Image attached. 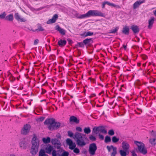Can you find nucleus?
I'll list each match as a JSON object with an SVG mask.
<instances>
[{"instance_id": "obj_1", "label": "nucleus", "mask_w": 156, "mask_h": 156, "mask_svg": "<svg viewBox=\"0 0 156 156\" xmlns=\"http://www.w3.org/2000/svg\"><path fill=\"white\" fill-rule=\"evenodd\" d=\"M67 133L68 136L76 140V144L78 146L83 147L86 145V142L83 139L82 136L85 135L83 134L76 132L74 135L70 131H68Z\"/></svg>"}, {"instance_id": "obj_2", "label": "nucleus", "mask_w": 156, "mask_h": 156, "mask_svg": "<svg viewBox=\"0 0 156 156\" xmlns=\"http://www.w3.org/2000/svg\"><path fill=\"white\" fill-rule=\"evenodd\" d=\"M44 124L48 125V129L51 131L57 130L60 126H64L63 124L62 126L60 122H56L55 119L53 118L47 119L44 122Z\"/></svg>"}, {"instance_id": "obj_3", "label": "nucleus", "mask_w": 156, "mask_h": 156, "mask_svg": "<svg viewBox=\"0 0 156 156\" xmlns=\"http://www.w3.org/2000/svg\"><path fill=\"white\" fill-rule=\"evenodd\" d=\"M100 133L106 134L107 131L105 129V126H95L92 131V134L93 135H95L98 134L99 138L101 140H103L104 139V136L103 135L101 134Z\"/></svg>"}, {"instance_id": "obj_4", "label": "nucleus", "mask_w": 156, "mask_h": 156, "mask_svg": "<svg viewBox=\"0 0 156 156\" xmlns=\"http://www.w3.org/2000/svg\"><path fill=\"white\" fill-rule=\"evenodd\" d=\"M32 146L31 148L30 153L33 155L36 154L38 151L39 147L38 139L37 137L35 134L32 139L31 140Z\"/></svg>"}, {"instance_id": "obj_5", "label": "nucleus", "mask_w": 156, "mask_h": 156, "mask_svg": "<svg viewBox=\"0 0 156 156\" xmlns=\"http://www.w3.org/2000/svg\"><path fill=\"white\" fill-rule=\"evenodd\" d=\"M87 14L88 17L91 16H99L102 17H105V13L97 10H90L88 11Z\"/></svg>"}, {"instance_id": "obj_6", "label": "nucleus", "mask_w": 156, "mask_h": 156, "mask_svg": "<svg viewBox=\"0 0 156 156\" xmlns=\"http://www.w3.org/2000/svg\"><path fill=\"white\" fill-rule=\"evenodd\" d=\"M137 146L138 151L140 153L144 155L147 154V150L143 143L137 141Z\"/></svg>"}, {"instance_id": "obj_7", "label": "nucleus", "mask_w": 156, "mask_h": 156, "mask_svg": "<svg viewBox=\"0 0 156 156\" xmlns=\"http://www.w3.org/2000/svg\"><path fill=\"white\" fill-rule=\"evenodd\" d=\"M97 149V147L96 143H92L90 144L88 150L90 154L92 155H94Z\"/></svg>"}, {"instance_id": "obj_8", "label": "nucleus", "mask_w": 156, "mask_h": 156, "mask_svg": "<svg viewBox=\"0 0 156 156\" xmlns=\"http://www.w3.org/2000/svg\"><path fill=\"white\" fill-rule=\"evenodd\" d=\"M30 128L31 126L30 124H26L24 125L21 130V133L25 135L27 134L29 132Z\"/></svg>"}, {"instance_id": "obj_9", "label": "nucleus", "mask_w": 156, "mask_h": 156, "mask_svg": "<svg viewBox=\"0 0 156 156\" xmlns=\"http://www.w3.org/2000/svg\"><path fill=\"white\" fill-rule=\"evenodd\" d=\"M83 42L84 45L86 46V48H87L88 47H91L92 46L91 43H93V41L92 38H86L83 41Z\"/></svg>"}, {"instance_id": "obj_10", "label": "nucleus", "mask_w": 156, "mask_h": 156, "mask_svg": "<svg viewBox=\"0 0 156 156\" xmlns=\"http://www.w3.org/2000/svg\"><path fill=\"white\" fill-rule=\"evenodd\" d=\"M69 122L71 124L72 123H75L76 124H77L79 123L80 120L76 117L72 116L70 118Z\"/></svg>"}, {"instance_id": "obj_11", "label": "nucleus", "mask_w": 156, "mask_h": 156, "mask_svg": "<svg viewBox=\"0 0 156 156\" xmlns=\"http://www.w3.org/2000/svg\"><path fill=\"white\" fill-rule=\"evenodd\" d=\"M55 30L59 31L61 34L63 35L66 34L65 30L60 27L58 25H57L55 26Z\"/></svg>"}, {"instance_id": "obj_12", "label": "nucleus", "mask_w": 156, "mask_h": 156, "mask_svg": "<svg viewBox=\"0 0 156 156\" xmlns=\"http://www.w3.org/2000/svg\"><path fill=\"white\" fill-rule=\"evenodd\" d=\"M122 148L123 150L129 151V144L125 141H123L122 143Z\"/></svg>"}, {"instance_id": "obj_13", "label": "nucleus", "mask_w": 156, "mask_h": 156, "mask_svg": "<svg viewBox=\"0 0 156 156\" xmlns=\"http://www.w3.org/2000/svg\"><path fill=\"white\" fill-rule=\"evenodd\" d=\"M53 147L49 144H48L47 147H46L45 150L46 153L49 154H51V151H53Z\"/></svg>"}, {"instance_id": "obj_14", "label": "nucleus", "mask_w": 156, "mask_h": 156, "mask_svg": "<svg viewBox=\"0 0 156 156\" xmlns=\"http://www.w3.org/2000/svg\"><path fill=\"white\" fill-rule=\"evenodd\" d=\"M155 18L154 17H152L148 20V28L151 29L152 27L153 24L154 23V21Z\"/></svg>"}, {"instance_id": "obj_15", "label": "nucleus", "mask_w": 156, "mask_h": 156, "mask_svg": "<svg viewBox=\"0 0 156 156\" xmlns=\"http://www.w3.org/2000/svg\"><path fill=\"white\" fill-rule=\"evenodd\" d=\"M66 40L60 39L58 41V44L60 47H63L65 46L66 44Z\"/></svg>"}, {"instance_id": "obj_16", "label": "nucleus", "mask_w": 156, "mask_h": 156, "mask_svg": "<svg viewBox=\"0 0 156 156\" xmlns=\"http://www.w3.org/2000/svg\"><path fill=\"white\" fill-rule=\"evenodd\" d=\"M129 151L124 150L121 149L119 152L121 156H126L129 153Z\"/></svg>"}, {"instance_id": "obj_17", "label": "nucleus", "mask_w": 156, "mask_h": 156, "mask_svg": "<svg viewBox=\"0 0 156 156\" xmlns=\"http://www.w3.org/2000/svg\"><path fill=\"white\" fill-rule=\"evenodd\" d=\"M129 29L128 27L126 26L123 27L122 33L128 35L129 34Z\"/></svg>"}, {"instance_id": "obj_18", "label": "nucleus", "mask_w": 156, "mask_h": 156, "mask_svg": "<svg viewBox=\"0 0 156 156\" xmlns=\"http://www.w3.org/2000/svg\"><path fill=\"white\" fill-rule=\"evenodd\" d=\"M20 145L21 147L23 149H26L28 146L27 143L24 141H23L20 143Z\"/></svg>"}, {"instance_id": "obj_19", "label": "nucleus", "mask_w": 156, "mask_h": 156, "mask_svg": "<svg viewBox=\"0 0 156 156\" xmlns=\"http://www.w3.org/2000/svg\"><path fill=\"white\" fill-rule=\"evenodd\" d=\"M46 151L44 149H41L39 153V156H48V155L45 154Z\"/></svg>"}, {"instance_id": "obj_20", "label": "nucleus", "mask_w": 156, "mask_h": 156, "mask_svg": "<svg viewBox=\"0 0 156 156\" xmlns=\"http://www.w3.org/2000/svg\"><path fill=\"white\" fill-rule=\"evenodd\" d=\"M93 33L90 31L88 32L87 33L85 32L84 33L80 34V36H84L85 37L88 36H91L93 35Z\"/></svg>"}, {"instance_id": "obj_21", "label": "nucleus", "mask_w": 156, "mask_h": 156, "mask_svg": "<svg viewBox=\"0 0 156 156\" xmlns=\"http://www.w3.org/2000/svg\"><path fill=\"white\" fill-rule=\"evenodd\" d=\"M111 147L113 149V151L112 153L111 156H115L117 154V148L116 147H114L112 145H111Z\"/></svg>"}, {"instance_id": "obj_22", "label": "nucleus", "mask_w": 156, "mask_h": 156, "mask_svg": "<svg viewBox=\"0 0 156 156\" xmlns=\"http://www.w3.org/2000/svg\"><path fill=\"white\" fill-rule=\"evenodd\" d=\"M6 20L9 21H12L13 20V16L12 14H10L5 17Z\"/></svg>"}, {"instance_id": "obj_23", "label": "nucleus", "mask_w": 156, "mask_h": 156, "mask_svg": "<svg viewBox=\"0 0 156 156\" xmlns=\"http://www.w3.org/2000/svg\"><path fill=\"white\" fill-rule=\"evenodd\" d=\"M42 140L44 143L47 144L50 142L51 139L49 137H47L46 138L45 137L43 138Z\"/></svg>"}, {"instance_id": "obj_24", "label": "nucleus", "mask_w": 156, "mask_h": 156, "mask_svg": "<svg viewBox=\"0 0 156 156\" xmlns=\"http://www.w3.org/2000/svg\"><path fill=\"white\" fill-rule=\"evenodd\" d=\"M149 141L152 146L156 145V138H151L149 139Z\"/></svg>"}, {"instance_id": "obj_25", "label": "nucleus", "mask_w": 156, "mask_h": 156, "mask_svg": "<svg viewBox=\"0 0 156 156\" xmlns=\"http://www.w3.org/2000/svg\"><path fill=\"white\" fill-rule=\"evenodd\" d=\"M111 137L108 136H106L105 137V142L107 144L109 142H111Z\"/></svg>"}, {"instance_id": "obj_26", "label": "nucleus", "mask_w": 156, "mask_h": 156, "mask_svg": "<svg viewBox=\"0 0 156 156\" xmlns=\"http://www.w3.org/2000/svg\"><path fill=\"white\" fill-rule=\"evenodd\" d=\"M119 29V27H116L115 29H112L109 30V32H108V33H112L115 34L117 33V32Z\"/></svg>"}, {"instance_id": "obj_27", "label": "nucleus", "mask_w": 156, "mask_h": 156, "mask_svg": "<svg viewBox=\"0 0 156 156\" xmlns=\"http://www.w3.org/2000/svg\"><path fill=\"white\" fill-rule=\"evenodd\" d=\"M83 130L84 133L87 134L90 133L91 132L90 128L89 127H85L84 128Z\"/></svg>"}, {"instance_id": "obj_28", "label": "nucleus", "mask_w": 156, "mask_h": 156, "mask_svg": "<svg viewBox=\"0 0 156 156\" xmlns=\"http://www.w3.org/2000/svg\"><path fill=\"white\" fill-rule=\"evenodd\" d=\"M59 141H60V140L56 138L52 139L51 140V143L52 144L54 145L57 144H58L57 143L59 142Z\"/></svg>"}, {"instance_id": "obj_29", "label": "nucleus", "mask_w": 156, "mask_h": 156, "mask_svg": "<svg viewBox=\"0 0 156 156\" xmlns=\"http://www.w3.org/2000/svg\"><path fill=\"white\" fill-rule=\"evenodd\" d=\"M38 28L36 30H37L38 31H42L44 30V29L42 27L41 25V24L38 23L37 25Z\"/></svg>"}, {"instance_id": "obj_30", "label": "nucleus", "mask_w": 156, "mask_h": 156, "mask_svg": "<svg viewBox=\"0 0 156 156\" xmlns=\"http://www.w3.org/2000/svg\"><path fill=\"white\" fill-rule=\"evenodd\" d=\"M119 139L117 138L116 136H114L112 137V141L113 143H116L119 141Z\"/></svg>"}, {"instance_id": "obj_31", "label": "nucleus", "mask_w": 156, "mask_h": 156, "mask_svg": "<svg viewBox=\"0 0 156 156\" xmlns=\"http://www.w3.org/2000/svg\"><path fill=\"white\" fill-rule=\"evenodd\" d=\"M87 12L85 14H83L82 15H80V16H78L77 18H78L81 19L84 18H87L88 17V15H87Z\"/></svg>"}, {"instance_id": "obj_32", "label": "nucleus", "mask_w": 156, "mask_h": 156, "mask_svg": "<svg viewBox=\"0 0 156 156\" xmlns=\"http://www.w3.org/2000/svg\"><path fill=\"white\" fill-rule=\"evenodd\" d=\"M69 148L72 150H73L76 147V145L75 143H73L70 145H69Z\"/></svg>"}, {"instance_id": "obj_33", "label": "nucleus", "mask_w": 156, "mask_h": 156, "mask_svg": "<svg viewBox=\"0 0 156 156\" xmlns=\"http://www.w3.org/2000/svg\"><path fill=\"white\" fill-rule=\"evenodd\" d=\"M93 135L92 134V135H90L89 136V139L91 140L92 141H96V137L93 136Z\"/></svg>"}, {"instance_id": "obj_34", "label": "nucleus", "mask_w": 156, "mask_h": 156, "mask_svg": "<svg viewBox=\"0 0 156 156\" xmlns=\"http://www.w3.org/2000/svg\"><path fill=\"white\" fill-rule=\"evenodd\" d=\"M69 154V153L65 151H64L62 155L58 154V156H68Z\"/></svg>"}, {"instance_id": "obj_35", "label": "nucleus", "mask_w": 156, "mask_h": 156, "mask_svg": "<svg viewBox=\"0 0 156 156\" xmlns=\"http://www.w3.org/2000/svg\"><path fill=\"white\" fill-rule=\"evenodd\" d=\"M131 29L133 32L134 34L136 33V25H133L131 26Z\"/></svg>"}, {"instance_id": "obj_36", "label": "nucleus", "mask_w": 156, "mask_h": 156, "mask_svg": "<svg viewBox=\"0 0 156 156\" xmlns=\"http://www.w3.org/2000/svg\"><path fill=\"white\" fill-rule=\"evenodd\" d=\"M73 143V141L70 138H67L66 140V143L68 145H70Z\"/></svg>"}, {"instance_id": "obj_37", "label": "nucleus", "mask_w": 156, "mask_h": 156, "mask_svg": "<svg viewBox=\"0 0 156 156\" xmlns=\"http://www.w3.org/2000/svg\"><path fill=\"white\" fill-rule=\"evenodd\" d=\"M15 18L18 21H19V20L20 18V16L19 15V13L16 12L15 13L14 15Z\"/></svg>"}, {"instance_id": "obj_38", "label": "nucleus", "mask_w": 156, "mask_h": 156, "mask_svg": "<svg viewBox=\"0 0 156 156\" xmlns=\"http://www.w3.org/2000/svg\"><path fill=\"white\" fill-rule=\"evenodd\" d=\"M108 134L110 136H113L115 134L114 130L113 129H111L109 130L108 132Z\"/></svg>"}, {"instance_id": "obj_39", "label": "nucleus", "mask_w": 156, "mask_h": 156, "mask_svg": "<svg viewBox=\"0 0 156 156\" xmlns=\"http://www.w3.org/2000/svg\"><path fill=\"white\" fill-rule=\"evenodd\" d=\"M6 14L5 12H3L2 14H0V18L2 19H5Z\"/></svg>"}, {"instance_id": "obj_40", "label": "nucleus", "mask_w": 156, "mask_h": 156, "mask_svg": "<svg viewBox=\"0 0 156 156\" xmlns=\"http://www.w3.org/2000/svg\"><path fill=\"white\" fill-rule=\"evenodd\" d=\"M58 144H57L54 145V147L57 148L58 149H60V146L61 145V144L60 141H59V142L57 143Z\"/></svg>"}, {"instance_id": "obj_41", "label": "nucleus", "mask_w": 156, "mask_h": 156, "mask_svg": "<svg viewBox=\"0 0 156 156\" xmlns=\"http://www.w3.org/2000/svg\"><path fill=\"white\" fill-rule=\"evenodd\" d=\"M58 18V15L57 14H55L53 17L51 19L55 22V23L56 20Z\"/></svg>"}, {"instance_id": "obj_42", "label": "nucleus", "mask_w": 156, "mask_h": 156, "mask_svg": "<svg viewBox=\"0 0 156 156\" xmlns=\"http://www.w3.org/2000/svg\"><path fill=\"white\" fill-rule=\"evenodd\" d=\"M78 44L80 47L83 48L84 47V45L83 42H78Z\"/></svg>"}, {"instance_id": "obj_43", "label": "nucleus", "mask_w": 156, "mask_h": 156, "mask_svg": "<svg viewBox=\"0 0 156 156\" xmlns=\"http://www.w3.org/2000/svg\"><path fill=\"white\" fill-rule=\"evenodd\" d=\"M45 117H41L37 119L36 121L37 122H42L44 119Z\"/></svg>"}, {"instance_id": "obj_44", "label": "nucleus", "mask_w": 156, "mask_h": 156, "mask_svg": "<svg viewBox=\"0 0 156 156\" xmlns=\"http://www.w3.org/2000/svg\"><path fill=\"white\" fill-rule=\"evenodd\" d=\"M73 152L76 154H78L80 153V150L77 148H75L73 149Z\"/></svg>"}, {"instance_id": "obj_45", "label": "nucleus", "mask_w": 156, "mask_h": 156, "mask_svg": "<svg viewBox=\"0 0 156 156\" xmlns=\"http://www.w3.org/2000/svg\"><path fill=\"white\" fill-rule=\"evenodd\" d=\"M145 2L144 0L137 1V6Z\"/></svg>"}, {"instance_id": "obj_46", "label": "nucleus", "mask_w": 156, "mask_h": 156, "mask_svg": "<svg viewBox=\"0 0 156 156\" xmlns=\"http://www.w3.org/2000/svg\"><path fill=\"white\" fill-rule=\"evenodd\" d=\"M55 23V22H54V21L52 19L48 20V21L47 22V23L48 24L54 23Z\"/></svg>"}, {"instance_id": "obj_47", "label": "nucleus", "mask_w": 156, "mask_h": 156, "mask_svg": "<svg viewBox=\"0 0 156 156\" xmlns=\"http://www.w3.org/2000/svg\"><path fill=\"white\" fill-rule=\"evenodd\" d=\"M67 40L69 44L70 45H71L73 43V41L70 38H68L67 39Z\"/></svg>"}, {"instance_id": "obj_48", "label": "nucleus", "mask_w": 156, "mask_h": 156, "mask_svg": "<svg viewBox=\"0 0 156 156\" xmlns=\"http://www.w3.org/2000/svg\"><path fill=\"white\" fill-rule=\"evenodd\" d=\"M52 156H57V153L56 151L55 150H53L52 152Z\"/></svg>"}, {"instance_id": "obj_49", "label": "nucleus", "mask_w": 156, "mask_h": 156, "mask_svg": "<svg viewBox=\"0 0 156 156\" xmlns=\"http://www.w3.org/2000/svg\"><path fill=\"white\" fill-rule=\"evenodd\" d=\"M110 6H113V7H116L118 8H120V6L119 5H115L114 4L112 3H111V5H110Z\"/></svg>"}, {"instance_id": "obj_50", "label": "nucleus", "mask_w": 156, "mask_h": 156, "mask_svg": "<svg viewBox=\"0 0 156 156\" xmlns=\"http://www.w3.org/2000/svg\"><path fill=\"white\" fill-rule=\"evenodd\" d=\"M76 130L79 132H81L82 131V129L80 127H77L76 128Z\"/></svg>"}, {"instance_id": "obj_51", "label": "nucleus", "mask_w": 156, "mask_h": 156, "mask_svg": "<svg viewBox=\"0 0 156 156\" xmlns=\"http://www.w3.org/2000/svg\"><path fill=\"white\" fill-rule=\"evenodd\" d=\"M151 135L153 136H156V132L154 131H152L151 132Z\"/></svg>"}, {"instance_id": "obj_52", "label": "nucleus", "mask_w": 156, "mask_h": 156, "mask_svg": "<svg viewBox=\"0 0 156 156\" xmlns=\"http://www.w3.org/2000/svg\"><path fill=\"white\" fill-rule=\"evenodd\" d=\"M38 42H39L38 40L37 39H36L34 40V45H36L38 43Z\"/></svg>"}, {"instance_id": "obj_53", "label": "nucleus", "mask_w": 156, "mask_h": 156, "mask_svg": "<svg viewBox=\"0 0 156 156\" xmlns=\"http://www.w3.org/2000/svg\"><path fill=\"white\" fill-rule=\"evenodd\" d=\"M84 136H82L83 137V139H83H84L85 140H88V139L86 137V136H85V134H84Z\"/></svg>"}, {"instance_id": "obj_54", "label": "nucleus", "mask_w": 156, "mask_h": 156, "mask_svg": "<svg viewBox=\"0 0 156 156\" xmlns=\"http://www.w3.org/2000/svg\"><path fill=\"white\" fill-rule=\"evenodd\" d=\"M106 148L109 152H110L111 151V149L112 148L111 146L110 147L109 146H107L106 147Z\"/></svg>"}, {"instance_id": "obj_55", "label": "nucleus", "mask_w": 156, "mask_h": 156, "mask_svg": "<svg viewBox=\"0 0 156 156\" xmlns=\"http://www.w3.org/2000/svg\"><path fill=\"white\" fill-rule=\"evenodd\" d=\"M19 21L21 22H25L26 21V20H25V19H23V18H20V19L19 20Z\"/></svg>"}, {"instance_id": "obj_56", "label": "nucleus", "mask_w": 156, "mask_h": 156, "mask_svg": "<svg viewBox=\"0 0 156 156\" xmlns=\"http://www.w3.org/2000/svg\"><path fill=\"white\" fill-rule=\"evenodd\" d=\"M128 57L127 56H125V57L122 58V59H123L125 61H126L128 60Z\"/></svg>"}, {"instance_id": "obj_57", "label": "nucleus", "mask_w": 156, "mask_h": 156, "mask_svg": "<svg viewBox=\"0 0 156 156\" xmlns=\"http://www.w3.org/2000/svg\"><path fill=\"white\" fill-rule=\"evenodd\" d=\"M42 90V92L41 93V94H43L45 93V92H46V90H45V89H44L43 88H41Z\"/></svg>"}, {"instance_id": "obj_58", "label": "nucleus", "mask_w": 156, "mask_h": 156, "mask_svg": "<svg viewBox=\"0 0 156 156\" xmlns=\"http://www.w3.org/2000/svg\"><path fill=\"white\" fill-rule=\"evenodd\" d=\"M59 150L58 151V152H59L60 153H61L62 152H64L65 151H64L63 149L61 148L59 149Z\"/></svg>"}, {"instance_id": "obj_59", "label": "nucleus", "mask_w": 156, "mask_h": 156, "mask_svg": "<svg viewBox=\"0 0 156 156\" xmlns=\"http://www.w3.org/2000/svg\"><path fill=\"white\" fill-rule=\"evenodd\" d=\"M136 2L133 4V9H136Z\"/></svg>"}, {"instance_id": "obj_60", "label": "nucleus", "mask_w": 156, "mask_h": 156, "mask_svg": "<svg viewBox=\"0 0 156 156\" xmlns=\"http://www.w3.org/2000/svg\"><path fill=\"white\" fill-rule=\"evenodd\" d=\"M132 153V156H136V154L135 153L134 151H133Z\"/></svg>"}, {"instance_id": "obj_61", "label": "nucleus", "mask_w": 156, "mask_h": 156, "mask_svg": "<svg viewBox=\"0 0 156 156\" xmlns=\"http://www.w3.org/2000/svg\"><path fill=\"white\" fill-rule=\"evenodd\" d=\"M105 4H107L109 6L110 5L111 3H110L108 1H105Z\"/></svg>"}, {"instance_id": "obj_62", "label": "nucleus", "mask_w": 156, "mask_h": 156, "mask_svg": "<svg viewBox=\"0 0 156 156\" xmlns=\"http://www.w3.org/2000/svg\"><path fill=\"white\" fill-rule=\"evenodd\" d=\"M105 2H103L102 3V8H105Z\"/></svg>"}, {"instance_id": "obj_63", "label": "nucleus", "mask_w": 156, "mask_h": 156, "mask_svg": "<svg viewBox=\"0 0 156 156\" xmlns=\"http://www.w3.org/2000/svg\"><path fill=\"white\" fill-rule=\"evenodd\" d=\"M126 45H125L124 44H123V47L124 48V49L125 50H126L127 48V47Z\"/></svg>"}, {"instance_id": "obj_64", "label": "nucleus", "mask_w": 156, "mask_h": 156, "mask_svg": "<svg viewBox=\"0 0 156 156\" xmlns=\"http://www.w3.org/2000/svg\"><path fill=\"white\" fill-rule=\"evenodd\" d=\"M153 13L154 15L156 16V9L153 11Z\"/></svg>"}]
</instances>
